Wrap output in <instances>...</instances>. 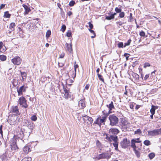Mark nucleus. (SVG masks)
I'll return each mask as SVG.
<instances>
[{
    "instance_id": "obj_1",
    "label": "nucleus",
    "mask_w": 161,
    "mask_h": 161,
    "mask_svg": "<svg viewBox=\"0 0 161 161\" xmlns=\"http://www.w3.org/2000/svg\"><path fill=\"white\" fill-rule=\"evenodd\" d=\"M20 134L21 135L20 136L18 135H17L18 138L15 139L14 138H13L10 140V146L12 151H15L18 149V147L16 145V142L17 140H19V139L20 138V140L23 142V140H22V139L24 136L23 132H21Z\"/></svg>"
},
{
    "instance_id": "obj_2",
    "label": "nucleus",
    "mask_w": 161,
    "mask_h": 161,
    "mask_svg": "<svg viewBox=\"0 0 161 161\" xmlns=\"http://www.w3.org/2000/svg\"><path fill=\"white\" fill-rule=\"evenodd\" d=\"M120 124L122 131H124L127 130L130 125V123L125 118L121 119Z\"/></svg>"
},
{
    "instance_id": "obj_3",
    "label": "nucleus",
    "mask_w": 161,
    "mask_h": 161,
    "mask_svg": "<svg viewBox=\"0 0 161 161\" xmlns=\"http://www.w3.org/2000/svg\"><path fill=\"white\" fill-rule=\"evenodd\" d=\"M109 119L110 122V125L111 126L115 125L118 123V118L114 115H110Z\"/></svg>"
},
{
    "instance_id": "obj_4",
    "label": "nucleus",
    "mask_w": 161,
    "mask_h": 161,
    "mask_svg": "<svg viewBox=\"0 0 161 161\" xmlns=\"http://www.w3.org/2000/svg\"><path fill=\"white\" fill-rule=\"evenodd\" d=\"M82 119L84 121V123L85 124L90 125L93 122V120L92 117H89L86 115L82 116Z\"/></svg>"
},
{
    "instance_id": "obj_5",
    "label": "nucleus",
    "mask_w": 161,
    "mask_h": 161,
    "mask_svg": "<svg viewBox=\"0 0 161 161\" xmlns=\"http://www.w3.org/2000/svg\"><path fill=\"white\" fill-rule=\"evenodd\" d=\"M18 119V117L17 116H13L9 118L8 121L10 125H17L19 122Z\"/></svg>"
},
{
    "instance_id": "obj_6",
    "label": "nucleus",
    "mask_w": 161,
    "mask_h": 161,
    "mask_svg": "<svg viewBox=\"0 0 161 161\" xmlns=\"http://www.w3.org/2000/svg\"><path fill=\"white\" fill-rule=\"evenodd\" d=\"M11 61L14 65H19L21 63L22 59L20 57L16 56L12 59Z\"/></svg>"
},
{
    "instance_id": "obj_7",
    "label": "nucleus",
    "mask_w": 161,
    "mask_h": 161,
    "mask_svg": "<svg viewBox=\"0 0 161 161\" xmlns=\"http://www.w3.org/2000/svg\"><path fill=\"white\" fill-rule=\"evenodd\" d=\"M130 143V141H128L127 138L124 139L120 142V145L122 147L125 148L128 147Z\"/></svg>"
},
{
    "instance_id": "obj_8",
    "label": "nucleus",
    "mask_w": 161,
    "mask_h": 161,
    "mask_svg": "<svg viewBox=\"0 0 161 161\" xmlns=\"http://www.w3.org/2000/svg\"><path fill=\"white\" fill-rule=\"evenodd\" d=\"M19 104L22 107H24L25 108H26L27 107L26 100L25 97H20L19 99Z\"/></svg>"
},
{
    "instance_id": "obj_9",
    "label": "nucleus",
    "mask_w": 161,
    "mask_h": 161,
    "mask_svg": "<svg viewBox=\"0 0 161 161\" xmlns=\"http://www.w3.org/2000/svg\"><path fill=\"white\" fill-rule=\"evenodd\" d=\"M110 156L109 154L107 153H103L102 154H99L97 156V158L98 159L106 158L108 159L110 158Z\"/></svg>"
},
{
    "instance_id": "obj_10",
    "label": "nucleus",
    "mask_w": 161,
    "mask_h": 161,
    "mask_svg": "<svg viewBox=\"0 0 161 161\" xmlns=\"http://www.w3.org/2000/svg\"><path fill=\"white\" fill-rule=\"evenodd\" d=\"M106 138L110 142L113 141L114 142H116L118 141V137L116 136H108L107 134H106Z\"/></svg>"
},
{
    "instance_id": "obj_11",
    "label": "nucleus",
    "mask_w": 161,
    "mask_h": 161,
    "mask_svg": "<svg viewBox=\"0 0 161 161\" xmlns=\"http://www.w3.org/2000/svg\"><path fill=\"white\" fill-rule=\"evenodd\" d=\"M65 46L66 47V50L69 53H71L73 52L72 44L71 42L69 44L66 43Z\"/></svg>"
},
{
    "instance_id": "obj_12",
    "label": "nucleus",
    "mask_w": 161,
    "mask_h": 161,
    "mask_svg": "<svg viewBox=\"0 0 161 161\" xmlns=\"http://www.w3.org/2000/svg\"><path fill=\"white\" fill-rule=\"evenodd\" d=\"M158 129L154 130L152 131H148V135L152 136H155L159 135Z\"/></svg>"
},
{
    "instance_id": "obj_13",
    "label": "nucleus",
    "mask_w": 161,
    "mask_h": 161,
    "mask_svg": "<svg viewBox=\"0 0 161 161\" xmlns=\"http://www.w3.org/2000/svg\"><path fill=\"white\" fill-rule=\"evenodd\" d=\"M63 89L65 92L64 95V97L66 99H67L69 97H71V93L69 91L64 88V87Z\"/></svg>"
},
{
    "instance_id": "obj_14",
    "label": "nucleus",
    "mask_w": 161,
    "mask_h": 161,
    "mask_svg": "<svg viewBox=\"0 0 161 161\" xmlns=\"http://www.w3.org/2000/svg\"><path fill=\"white\" fill-rule=\"evenodd\" d=\"M109 132L110 135H116L119 132V131L116 128H111L109 130Z\"/></svg>"
},
{
    "instance_id": "obj_15",
    "label": "nucleus",
    "mask_w": 161,
    "mask_h": 161,
    "mask_svg": "<svg viewBox=\"0 0 161 161\" xmlns=\"http://www.w3.org/2000/svg\"><path fill=\"white\" fill-rule=\"evenodd\" d=\"M105 121L101 117H100V118H98L94 122V123L99 125H101L102 123L104 122Z\"/></svg>"
},
{
    "instance_id": "obj_16",
    "label": "nucleus",
    "mask_w": 161,
    "mask_h": 161,
    "mask_svg": "<svg viewBox=\"0 0 161 161\" xmlns=\"http://www.w3.org/2000/svg\"><path fill=\"white\" fill-rule=\"evenodd\" d=\"M102 113L103 115L101 117L106 121L107 117L110 113H109L108 112H107L105 110L103 111Z\"/></svg>"
},
{
    "instance_id": "obj_17",
    "label": "nucleus",
    "mask_w": 161,
    "mask_h": 161,
    "mask_svg": "<svg viewBox=\"0 0 161 161\" xmlns=\"http://www.w3.org/2000/svg\"><path fill=\"white\" fill-rule=\"evenodd\" d=\"M136 142L132 139L131 141V147L132 148L133 150L135 149L136 148H138L139 150H141V147H138L136 145Z\"/></svg>"
},
{
    "instance_id": "obj_18",
    "label": "nucleus",
    "mask_w": 161,
    "mask_h": 161,
    "mask_svg": "<svg viewBox=\"0 0 161 161\" xmlns=\"http://www.w3.org/2000/svg\"><path fill=\"white\" fill-rule=\"evenodd\" d=\"M107 107L108 108L109 113H112L111 110L114 108V105L112 101H111V103L107 105Z\"/></svg>"
},
{
    "instance_id": "obj_19",
    "label": "nucleus",
    "mask_w": 161,
    "mask_h": 161,
    "mask_svg": "<svg viewBox=\"0 0 161 161\" xmlns=\"http://www.w3.org/2000/svg\"><path fill=\"white\" fill-rule=\"evenodd\" d=\"M78 105L79 107H80L81 108H83L86 106L85 102L84 100H81L78 103Z\"/></svg>"
},
{
    "instance_id": "obj_20",
    "label": "nucleus",
    "mask_w": 161,
    "mask_h": 161,
    "mask_svg": "<svg viewBox=\"0 0 161 161\" xmlns=\"http://www.w3.org/2000/svg\"><path fill=\"white\" fill-rule=\"evenodd\" d=\"M31 147L30 146H25L23 148V151L25 153H28L31 151Z\"/></svg>"
},
{
    "instance_id": "obj_21",
    "label": "nucleus",
    "mask_w": 161,
    "mask_h": 161,
    "mask_svg": "<svg viewBox=\"0 0 161 161\" xmlns=\"http://www.w3.org/2000/svg\"><path fill=\"white\" fill-rule=\"evenodd\" d=\"M25 88L24 86H22L20 87L19 89L17 90V92L19 95H22V92H25Z\"/></svg>"
},
{
    "instance_id": "obj_22",
    "label": "nucleus",
    "mask_w": 161,
    "mask_h": 161,
    "mask_svg": "<svg viewBox=\"0 0 161 161\" xmlns=\"http://www.w3.org/2000/svg\"><path fill=\"white\" fill-rule=\"evenodd\" d=\"M158 107L152 105L151 106V108L150 109V112L151 114H154L155 113V110L157 109Z\"/></svg>"
},
{
    "instance_id": "obj_23",
    "label": "nucleus",
    "mask_w": 161,
    "mask_h": 161,
    "mask_svg": "<svg viewBox=\"0 0 161 161\" xmlns=\"http://www.w3.org/2000/svg\"><path fill=\"white\" fill-rule=\"evenodd\" d=\"M11 111L13 113L17 114H19V111L18 109V107L16 106L13 107L12 108Z\"/></svg>"
},
{
    "instance_id": "obj_24",
    "label": "nucleus",
    "mask_w": 161,
    "mask_h": 161,
    "mask_svg": "<svg viewBox=\"0 0 161 161\" xmlns=\"http://www.w3.org/2000/svg\"><path fill=\"white\" fill-rule=\"evenodd\" d=\"M22 6H23V7L24 8V9H25V12H24V13L25 14H27L29 13V12H30V9L26 5H25L23 4L22 5Z\"/></svg>"
},
{
    "instance_id": "obj_25",
    "label": "nucleus",
    "mask_w": 161,
    "mask_h": 161,
    "mask_svg": "<svg viewBox=\"0 0 161 161\" xmlns=\"http://www.w3.org/2000/svg\"><path fill=\"white\" fill-rule=\"evenodd\" d=\"M137 158H139L140 157L141 153L138 151L139 150L138 149V148H136L135 149L133 150Z\"/></svg>"
},
{
    "instance_id": "obj_26",
    "label": "nucleus",
    "mask_w": 161,
    "mask_h": 161,
    "mask_svg": "<svg viewBox=\"0 0 161 161\" xmlns=\"http://www.w3.org/2000/svg\"><path fill=\"white\" fill-rule=\"evenodd\" d=\"M14 152H12V151H9L6 153L5 154L8 157V158L10 159V158L13 156L14 155Z\"/></svg>"
},
{
    "instance_id": "obj_27",
    "label": "nucleus",
    "mask_w": 161,
    "mask_h": 161,
    "mask_svg": "<svg viewBox=\"0 0 161 161\" xmlns=\"http://www.w3.org/2000/svg\"><path fill=\"white\" fill-rule=\"evenodd\" d=\"M1 158L2 161H8L9 160V159L8 158V157L5 154H4L2 156Z\"/></svg>"
},
{
    "instance_id": "obj_28",
    "label": "nucleus",
    "mask_w": 161,
    "mask_h": 161,
    "mask_svg": "<svg viewBox=\"0 0 161 161\" xmlns=\"http://www.w3.org/2000/svg\"><path fill=\"white\" fill-rule=\"evenodd\" d=\"M76 63H75V64H74V69H75V72L73 71V75L72 76V77H75L76 76V69L78 68V65L77 64H75Z\"/></svg>"
},
{
    "instance_id": "obj_29",
    "label": "nucleus",
    "mask_w": 161,
    "mask_h": 161,
    "mask_svg": "<svg viewBox=\"0 0 161 161\" xmlns=\"http://www.w3.org/2000/svg\"><path fill=\"white\" fill-rule=\"evenodd\" d=\"M15 26V24L14 23H11L9 25V29L11 30V31H13L14 30Z\"/></svg>"
},
{
    "instance_id": "obj_30",
    "label": "nucleus",
    "mask_w": 161,
    "mask_h": 161,
    "mask_svg": "<svg viewBox=\"0 0 161 161\" xmlns=\"http://www.w3.org/2000/svg\"><path fill=\"white\" fill-rule=\"evenodd\" d=\"M113 146L115 147V149L116 151H119L118 149V142H114L113 143Z\"/></svg>"
},
{
    "instance_id": "obj_31",
    "label": "nucleus",
    "mask_w": 161,
    "mask_h": 161,
    "mask_svg": "<svg viewBox=\"0 0 161 161\" xmlns=\"http://www.w3.org/2000/svg\"><path fill=\"white\" fill-rule=\"evenodd\" d=\"M132 76H133V77L135 78L136 80H138L139 78V75L135 73H132Z\"/></svg>"
},
{
    "instance_id": "obj_32",
    "label": "nucleus",
    "mask_w": 161,
    "mask_h": 161,
    "mask_svg": "<svg viewBox=\"0 0 161 161\" xmlns=\"http://www.w3.org/2000/svg\"><path fill=\"white\" fill-rule=\"evenodd\" d=\"M31 158L30 157H25L21 161H31Z\"/></svg>"
},
{
    "instance_id": "obj_33",
    "label": "nucleus",
    "mask_w": 161,
    "mask_h": 161,
    "mask_svg": "<svg viewBox=\"0 0 161 161\" xmlns=\"http://www.w3.org/2000/svg\"><path fill=\"white\" fill-rule=\"evenodd\" d=\"M10 14L8 13V11H6L4 12V16L5 17L7 18H10Z\"/></svg>"
},
{
    "instance_id": "obj_34",
    "label": "nucleus",
    "mask_w": 161,
    "mask_h": 161,
    "mask_svg": "<svg viewBox=\"0 0 161 161\" xmlns=\"http://www.w3.org/2000/svg\"><path fill=\"white\" fill-rule=\"evenodd\" d=\"M6 59V57L3 55H0V60L2 61H5Z\"/></svg>"
},
{
    "instance_id": "obj_35",
    "label": "nucleus",
    "mask_w": 161,
    "mask_h": 161,
    "mask_svg": "<svg viewBox=\"0 0 161 161\" xmlns=\"http://www.w3.org/2000/svg\"><path fill=\"white\" fill-rule=\"evenodd\" d=\"M97 75H98V77L99 80L101 81L102 82H103V83H104V80L103 77L102 76L99 74H97Z\"/></svg>"
},
{
    "instance_id": "obj_36",
    "label": "nucleus",
    "mask_w": 161,
    "mask_h": 161,
    "mask_svg": "<svg viewBox=\"0 0 161 161\" xmlns=\"http://www.w3.org/2000/svg\"><path fill=\"white\" fill-rule=\"evenodd\" d=\"M144 144L146 146H149L151 144V143L150 141L146 140L143 142Z\"/></svg>"
},
{
    "instance_id": "obj_37",
    "label": "nucleus",
    "mask_w": 161,
    "mask_h": 161,
    "mask_svg": "<svg viewBox=\"0 0 161 161\" xmlns=\"http://www.w3.org/2000/svg\"><path fill=\"white\" fill-rule=\"evenodd\" d=\"M155 156L154 153H150L148 154V157L150 159H152Z\"/></svg>"
},
{
    "instance_id": "obj_38",
    "label": "nucleus",
    "mask_w": 161,
    "mask_h": 161,
    "mask_svg": "<svg viewBox=\"0 0 161 161\" xmlns=\"http://www.w3.org/2000/svg\"><path fill=\"white\" fill-rule=\"evenodd\" d=\"M21 74L23 80H24L26 78V74L25 72H21Z\"/></svg>"
},
{
    "instance_id": "obj_39",
    "label": "nucleus",
    "mask_w": 161,
    "mask_h": 161,
    "mask_svg": "<svg viewBox=\"0 0 161 161\" xmlns=\"http://www.w3.org/2000/svg\"><path fill=\"white\" fill-rule=\"evenodd\" d=\"M131 42V40L130 39L128 40L127 42L125 43L124 47H125L126 46L129 45L130 43Z\"/></svg>"
},
{
    "instance_id": "obj_40",
    "label": "nucleus",
    "mask_w": 161,
    "mask_h": 161,
    "mask_svg": "<svg viewBox=\"0 0 161 161\" xmlns=\"http://www.w3.org/2000/svg\"><path fill=\"white\" fill-rule=\"evenodd\" d=\"M51 34V31L50 30H48L46 33V36L47 38H48L50 36Z\"/></svg>"
},
{
    "instance_id": "obj_41",
    "label": "nucleus",
    "mask_w": 161,
    "mask_h": 161,
    "mask_svg": "<svg viewBox=\"0 0 161 161\" xmlns=\"http://www.w3.org/2000/svg\"><path fill=\"white\" fill-rule=\"evenodd\" d=\"M124 46L123 43L122 42H119L118 44V47L119 48H123Z\"/></svg>"
},
{
    "instance_id": "obj_42",
    "label": "nucleus",
    "mask_w": 161,
    "mask_h": 161,
    "mask_svg": "<svg viewBox=\"0 0 161 161\" xmlns=\"http://www.w3.org/2000/svg\"><path fill=\"white\" fill-rule=\"evenodd\" d=\"M106 19L108 20H110L111 19H114L113 16H112L111 14L109 16H106L105 18Z\"/></svg>"
},
{
    "instance_id": "obj_43",
    "label": "nucleus",
    "mask_w": 161,
    "mask_h": 161,
    "mask_svg": "<svg viewBox=\"0 0 161 161\" xmlns=\"http://www.w3.org/2000/svg\"><path fill=\"white\" fill-rule=\"evenodd\" d=\"M31 119L32 121H35L37 120V118L35 115H33L31 116Z\"/></svg>"
},
{
    "instance_id": "obj_44",
    "label": "nucleus",
    "mask_w": 161,
    "mask_h": 161,
    "mask_svg": "<svg viewBox=\"0 0 161 161\" xmlns=\"http://www.w3.org/2000/svg\"><path fill=\"white\" fill-rule=\"evenodd\" d=\"M115 10L116 13H120L121 12L122 9L121 8L116 7L115 9Z\"/></svg>"
},
{
    "instance_id": "obj_45",
    "label": "nucleus",
    "mask_w": 161,
    "mask_h": 161,
    "mask_svg": "<svg viewBox=\"0 0 161 161\" xmlns=\"http://www.w3.org/2000/svg\"><path fill=\"white\" fill-rule=\"evenodd\" d=\"M133 21L132 14L131 13H130L129 19H128L129 22H131Z\"/></svg>"
},
{
    "instance_id": "obj_46",
    "label": "nucleus",
    "mask_w": 161,
    "mask_h": 161,
    "mask_svg": "<svg viewBox=\"0 0 161 161\" xmlns=\"http://www.w3.org/2000/svg\"><path fill=\"white\" fill-rule=\"evenodd\" d=\"M142 133V131L140 129H138L136 130L135 131V134H140Z\"/></svg>"
},
{
    "instance_id": "obj_47",
    "label": "nucleus",
    "mask_w": 161,
    "mask_h": 161,
    "mask_svg": "<svg viewBox=\"0 0 161 161\" xmlns=\"http://www.w3.org/2000/svg\"><path fill=\"white\" fill-rule=\"evenodd\" d=\"M125 13L124 12H121L119 14V17L120 18H123L125 16Z\"/></svg>"
},
{
    "instance_id": "obj_48",
    "label": "nucleus",
    "mask_w": 161,
    "mask_h": 161,
    "mask_svg": "<svg viewBox=\"0 0 161 161\" xmlns=\"http://www.w3.org/2000/svg\"><path fill=\"white\" fill-rule=\"evenodd\" d=\"M66 26L65 25H62L61 30L63 32H64L66 30Z\"/></svg>"
},
{
    "instance_id": "obj_49",
    "label": "nucleus",
    "mask_w": 161,
    "mask_h": 161,
    "mask_svg": "<svg viewBox=\"0 0 161 161\" xmlns=\"http://www.w3.org/2000/svg\"><path fill=\"white\" fill-rule=\"evenodd\" d=\"M136 143H141V141L140 140L139 138H137L135 139H132Z\"/></svg>"
},
{
    "instance_id": "obj_50",
    "label": "nucleus",
    "mask_w": 161,
    "mask_h": 161,
    "mask_svg": "<svg viewBox=\"0 0 161 161\" xmlns=\"http://www.w3.org/2000/svg\"><path fill=\"white\" fill-rule=\"evenodd\" d=\"M150 66V64L148 63H145L144 65V68H146L147 67H149Z\"/></svg>"
},
{
    "instance_id": "obj_51",
    "label": "nucleus",
    "mask_w": 161,
    "mask_h": 161,
    "mask_svg": "<svg viewBox=\"0 0 161 161\" xmlns=\"http://www.w3.org/2000/svg\"><path fill=\"white\" fill-rule=\"evenodd\" d=\"M75 4V2L74 1H72L69 3V5L70 6L72 7Z\"/></svg>"
},
{
    "instance_id": "obj_52",
    "label": "nucleus",
    "mask_w": 161,
    "mask_h": 161,
    "mask_svg": "<svg viewBox=\"0 0 161 161\" xmlns=\"http://www.w3.org/2000/svg\"><path fill=\"white\" fill-rule=\"evenodd\" d=\"M139 35L141 36H144L145 35V34L144 31H142L140 32Z\"/></svg>"
},
{
    "instance_id": "obj_53",
    "label": "nucleus",
    "mask_w": 161,
    "mask_h": 161,
    "mask_svg": "<svg viewBox=\"0 0 161 161\" xmlns=\"http://www.w3.org/2000/svg\"><path fill=\"white\" fill-rule=\"evenodd\" d=\"M91 33H92L94 35V36H91V37L92 38H94V37H95V36H96V35H95V34L94 32V31L92 30L91 31H90Z\"/></svg>"
},
{
    "instance_id": "obj_54",
    "label": "nucleus",
    "mask_w": 161,
    "mask_h": 161,
    "mask_svg": "<svg viewBox=\"0 0 161 161\" xmlns=\"http://www.w3.org/2000/svg\"><path fill=\"white\" fill-rule=\"evenodd\" d=\"M71 33L70 31H68L66 34V36L68 37H70L71 36Z\"/></svg>"
},
{
    "instance_id": "obj_55",
    "label": "nucleus",
    "mask_w": 161,
    "mask_h": 161,
    "mask_svg": "<svg viewBox=\"0 0 161 161\" xmlns=\"http://www.w3.org/2000/svg\"><path fill=\"white\" fill-rule=\"evenodd\" d=\"M88 24L89 25V27L91 28V29H92L93 28V25L91 22H89L88 23Z\"/></svg>"
},
{
    "instance_id": "obj_56",
    "label": "nucleus",
    "mask_w": 161,
    "mask_h": 161,
    "mask_svg": "<svg viewBox=\"0 0 161 161\" xmlns=\"http://www.w3.org/2000/svg\"><path fill=\"white\" fill-rule=\"evenodd\" d=\"M129 55V54L127 53H125L124 54V56L126 57V60H128V59Z\"/></svg>"
},
{
    "instance_id": "obj_57",
    "label": "nucleus",
    "mask_w": 161,
    "mask_h": 161,
    "mask_svg": "<svg viewBox=\"0 0 161 161\" xmlns=\"http://www.w3.org/2000/svg\"><path fill=\"white\" fill-rule=\"evenodd\" d=\"M47 77H45L42 76L41 78V80L44 82L45 81L47 80Z\"/></svg>"
},
{
    "instance_id": "obj_58",
    "label": "nucleus",
    "mask_w": 161,
    "mask_h": 161,
    "mask_svg": "<svg viewBox=\"0 0 161 161\" xmlns=\"http://www.w3.org/2000/svg\"><path fill=\"white\" fill-rule=\"evenodd\" d=\"M149 74H147L145 75V77H144V80H146L149 77Z\"/></svg>"
},
{
    "instance_id": "obj_59",
    "label": "nucleus",
    "mask_w": 161,
    "mask_h": 161,
    "mask_svg": "<svg viewBox=\"0 0 161 161\" xmlns=\"http://www.w3.org/2000/svg\"><path fill=\"white\" fill-rule=\"evenodd\" d=\"M116 24H118L119 25H121L124 23L121 21H118L116 22Z\"/></svg>"
},
{
    "instance_id": "obj_60",
    "label": "nucleus",
    "mask_w": 161,
    "mask_h": 161,
    "mask_svg": "<svg viewBox=\"0 0 161 161\" xmlns=\"http://www.w3.org/2000/svg\"><path fill=\"white\" fill-rule=\"evenodd\" d=\"M130 108L131 109H132L134 107V105H133V103H131L130 104Z\"/></svg>"
},
{
    "instance_id": "obj_61",
    "label": "nucleus",
    "mask_w": 161,
    "mask_h": 161,
    "mask_svg": "<svg viewBox=\"0 0 161 161\" xmlns=\"http://www.w3.org/2000/svg\"><path fill=\"white\" fill-rule=\"evenodd\" d=\"M72 14V12L70 11L68 12L67 14V15L69 16H70V15H71Z\"/></svg>"
},
{
    "instance_id": "obj_62",
    "label": "nucleus",
    "mask_w": 161,
    "mask_h": 161,
    "mask_svg": "<svg viewBox=\"0 0 161 161\" xmlns=\"http://www.w3.org/2000/svg\"><path fill=\"white\" fill-rule=\"evenodd\" d=\"M64 53H62L60 55L59 58H63L64 57Z\"/></svg>"
},
{
    "instance_id": "obj_63",
    "label": "nucleus",
    "mask_w": 161,
    "mask_h": 161,
    "mask_svg": "<svg viewBox=\"0 0 161 161\" xmlns=\"http://www.w3.org/2000/svg\"><path fill=\"white\" fill-rule=\"evenodd\" d=\"M5 4H2L0 7V9L3 8L5 6Z\"/></svg>"
},
{
    "instance_id": "obj_64",
    "label": "nucleus",
    "mask_w": 161,
    "mask_h": 161,
    "mask_svg": "<svg viewBox=\"0 0 161 161\" xmlns=\"http://www.w3.org/2000/svg\"><path fill=\"white\" fill-rule=\"evenodd\" d=\"M89 86H90L89 84H87L86 85V86L85 87V88L86 90H88L89 87Z\"/></svg>"
}]
</instances>
